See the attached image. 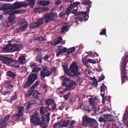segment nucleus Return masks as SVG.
<instances>
[{
  "label": "nucleus",
  "instance_id": "f257e3e1",
  "mask_svg": "<svg viewBox=\"0 0 128 128\" xmlns=\"http://www.w3.org/2000/svg\"><path fill=\"white\" fill-rule=\"evenodd\" d=\"M124 55L122 58L120 67L122 84L128 81V76L127 75L128 70L126 68V66L128 62V52H125Z\"/></svg>",
  "mask_w": 128,
  "mask_h": 128
},
{
  "label": "nucleus",
  "instance_id": "f03ea898",
  "mask_svg": "<svg viewBox=\"0 0 128 128\" xmlns=\"http://www.w3.org/2000/svg\"><path fill=\"white\" fill-rule=\"evenodd\" d=\"M79 66L75 62H72V77H77V80L81 82L82 78L81 72L80 71Z\"/></svg>",
  "mask_w": 128,
  "mask_h": 128
},
{
  "label": "nucleus",
  "instance_id": "7ed1b4c3",
  "mask_svg": "<svg viewBox=\"0 0 128 128\" xmlns=\"http://www.w3.org/2000/svg\"><path fill=\"white\" fill-rule=\"evenodd\" d=\"M39 113H36L33 114L30 117V120L31 122L34 126L42 125L43 123L40 120V118L38 117Z\"/></svg>",
  "mask_w": 128,
  "mask_h": 128
},
{
  "label": "nucleus",
  "instance_id": "20e7f679",
  "mask_svg": "<svg viewBox=\"0 0 128 128\" xmlns=\"http://www.w3.org/2000/svg\"><path fill=\"white\" fill-rule=\"evenodd\" d=\"M80 108L88 112L94 110L95 112L99 111L100 108L96 104H80Z\"/></svg>",
  "mask_w": 128,
  "mask_h": 128
},
{
  "label": "nucleus",
  "instance_id": "39448f33",
  "mask_svg": "<svg viewBox=\"0 0 128 128\" xmlns=\"http://www.w3.org/2000/svg\"><path fill=\"white\" fill-rule=\"evenodd\" d=\"M62 79L64 81L62 83L63 86H65L67 84H68L66 85V88L64 89L62 92H60L62 94H64L65 92L70 90L72 86V82L71 80L67 78L64 76H62Z\"/></svg>",
  "mask_w": 128,
  "mask_h": 128
},
{
  "label": "nucleus",
  "instance_id": "423d86ee",
  "mask_svg": "<svg viewBox=\"0 0 128 128\" xmlns=\"http://www.w3.org/2000/svg\"><path fill=\"white\" fill-rule=\"evenodd\" d=\"M90 10V8H88L87 10L86 11H79L77 13L78 10L77 9H73L72 10V14H74L76 16L81 15L84 18V20L86 21L88 19V16L87 12H88Z\"/></svg>",
  "mask_w": 128,
  "mask_h": 128
},
{
  "label": "nucleus",
  "instance_id": "0eeeda50",
  "mask_svg": "<svg viewBox=\"0 0 128 128\" xmlns=\"http://www.w3.org/2000/svg\"><path fill=\"white\" fill-rule=\"evenodd\" d=\"M20 12L19 10H16L15 11H7L4 12L5 15H9L10 16L8 17V22L12 24L14 21L15 18V14H17Z\"/></svg>",
  "mask_w": 128,
  "mask_h": 128
},
{
  "label": "nucleus",
  "instance_id": "6e6552de",
  "mask_svg": "<svg viewBox=\"0 0 128 128\" xmlns=\"http://www.w3.org/2000/svg\"><path fill=\"white\" fill-rule=\"evenodd\" d=\"M57 16L56 14L47 13L44 15V19L45 22H47L50 21L54 20Z\"/></svg>",
  "mask_w": 128,
  "mask_h": 128
},
{
  "label": "nucleus",
  "instance_id": "1a4fd4ad",
  "mask_svg": "<svg viewBox=\"0 0 128 128\" xmlns=\"http://www.w3.org/2000/svg\"><path fill=\"white\" fill-rule=\"evenodd\" d=\"M27 4L24 2H15L10 6L8 5V8H9V6L10 8L12 9L15 10L19 8L22 6H26Z\"/></svg>",
  "mask_w": 128,
  "mask_h": 128
},
{
  "label": "nucleus",
  "instance_id": "9d476101",
  "mask_svg": "<svg viewBox=\"0 0 128 128\" xmlns=\"http://www.w3.org/2000/svg\"><path fill=\"white\" fill-rule=\"evenodd\" d=\"M70 122L69 120H66L55 123L54 125V128H61L62 126H66Z\"/></svg>",
  "mask_w": 128,
  "mask_h": 128
},
{
  "label": "nucleus",
  "instance_id": "9b49d317",
  "mask_svg": "<svg viewBox=\"0 0 128 128\" xmlns=\"http://www.w3.org/2000/svg\"><path fill=\"white\" fill-rule=\"evenodd\" d=\"M42 70L40 72V75L44 78L49 76L50 74V72L47 70V68L44 66H42Z\"/></svg>",
  "mask_w": 128,
  "mask_h": 128
},
{
  "label": "nucleus",
  "instance_id": "f8f14e48",
  "mask_svg": "<svg viewBox=\"0 0 128 128\" xmlns=\"http://www.w3.org/2000/svg\"><path fill=\"white\" fill-rule=\"evenodd\" d=\"M94 120H95L91 119L86 115H84L82 118V124L84 125H86L87 123H89L91 124Z\"/></svg>",
  "mask_w": 128,
  "mask_h": 128
},
{
  "label": "nucleus",
  "instance_id": "ddd939ff",
  "mask_svg": "<svg viewBox=\"0 0 128 128\" xmlns=\"http://www.w3.org/2000/svg\"><path fill=\"white\" fill-rule=\"evenodd\" d=\"M90 96L91 98H89L88 100V102L90 104H96L97 103H99L100 102V100L98 99V96H95L94 97H92V96Z\"/></svg>",
  "mask_w": 128,
  "mask_h": 128
},
{
  "label": "nucleus",
  "instance_id": "4468645a",
  "mask_svg": "<svg viewBox=\"0 0 128 128\" xmlns=\"http://www.w3.org/2000/svg\"><path fill=\"white\" fill-rule=\"evenodd\" d=\"M58 50L59 51L57 53L56 56L58 57L60 55L65 53L67 51V48H64L62 46H58Z\"/></svg>",
  "mask_w": 128,
  "mask_h": 128
},
{
  "label": "nucleus",
  "instance_id": "2eb2a0df",
  "mask_svg": "<svg viewBox=\"0 0 128 128\" xmlns=\"http://www.w3.org/2000/svg\"><path fill=\"white\" fill-rule=\"evenodd\" d=\"M12 45L7 44L3 47L2 51L4 52H6L9 51H12Z\"/></svg>",
  "mask_w": 128,
  "mask_h": 128
},
{
  "label": "nucleus",
  "instance_id": "dca6fc26",
  "mask_svg": "<svg viewBox=\"0 0 128 128\" xmlns=\"http://www.w3.org/2000/svg\"><path fill=\"white\" fill-rule=\"evenodd\" d=\"M109 116L107 114L104 115L103 116H101L100 117L98 120L100 122H105L109 120Z\"/></svg>",
  "mask_w": 128,
  "mask_h": 128
},
{
  "label": "nucleus",
  "instance_id": "f3484780",
  "mask_svg": "<svg viewBox=\"0 0 128 128\" xmlns=\"http://www.w3.org/2000/svg\"><path fill=\"white\" fill-rule=\"evenodd\" d=\"M12 51L20 50L22 48V46L20 44H12Z\"/></svg>",
  "mask_w": 128,
  "mask_h": 128
},
{
  "label": "nucleus",
  "instance_id": "a211bd4d",
  "mask_svg": "<svg viewBox=\"0 0 128 128\" xmlns=\"http://www.w3.org/2000/svg\"><path fill=\"white\" fill-rule=\"evenodd\" d=\"M62 41V38L60 36L57 38L55 40L49 42V43L52 45H56L61 42Z\"/></svg>",
  "mask_w": 128,
  "mask_h": 128
},
{
  "label": "nucleus",
  "instance_id": "6ab92c4d",
  "mask_svg": "<svg viewBox=\"0 0 128 128\" xmlns=\"http://www.w3.org/2000/svg\"><path fill=\"white\" fill-rule=\"evenodd\" d=\"M37 78V76L36 74H31L29 76L28 80L32 83Z\"/></svg>",
  "mask_w": 128,
  "mask_h": 128
},
{
  "label": "nucleus",
  "instance_id": "aec40b11",
  "mask_svg": "<svg viewBox=\"0 0 128 128\" xmlns=\"http://www.w3.org/2000/svg\"><path fill=\"white\" fill-rule=\"evenodd\" d=\"M26 58L23 55L20 56L18 58V61L19 63L21 64H24L26 63Z\"/></svg>",
  "mask_w": 128,
  "mask_h": 128
},
{
  "label": "nucleus",
  "instance_id": "412c9836",
  "mask_svg": "<svg viewBox=\"0 0 128 128\" xmlns=\"http://www.w3.org/2000/svg\"><path fill=\"white\" fill-rule=\"evenodd\" d=\"M10 117V116L9 115H7L5 117L3 120L2 121L1 123H2L3 124L4 126H6L7 125V123L9 120Z\"/></svg>",
  "mask_w": 128,
  "mask_h": 128
},
{
  "label": "nucleus",
  "instance_id": "4be33fe9",
  "mask_svg": "<svg viewBox=\"0 0 128 128\" xmlns=\"http://www.w3.org/2000/svg\"><path fill=\"white\" fill-rule=\"evenodd\" d=\"M63 68L65 73L66 74L68 75L71 76H72L71 73L70 72L68 68L66 66H63Z\"/></svg>",
  "mask_w": 128,
  "mask_h": 128
},
{
  "label": "nucleus",
  "instance_id": "5701e85b",
  "mask_svg": "<svg viewBox=\"0 0 128 128\" xmlns=\"http://www.w3.org/2000/svg\"><path fill=\"white\" fill-rule=\"evenodd\" d=\"M49 3L50 2L49 1L45 0L39 1L38 2V4L44 6L48 5Z\"/></svg>",
  "mask_w": 128,
  "mask_h": 128
},
{
  "label": "nucleus",
  "instance_id": "b1692460",
  "mask_svg": "<svg viewBox=\"0 0 128 128\" xmlns=\"http://www.w3.org/2000/svg\"><path fill=\"white\" fill-rule=\"evenodd\" d=\"M81 3L82 4L84 5H90L92 2H91L90 0H82Z\"/></svg>",
  "mask_w": 128,
  "mask_h": 128
},
{
  "label": "nucleus",
  "instance_id": "393cba45",
  "mask_svg": "<svg viewBox=\"0 0 128 128\" xmlns=\"http://www.w3.org/2000/svg\"><path fill=\"white\" fill-rule=\"evenodd\" d=\"M29 26L30 28L32 29L38 26L36 22H32L30 23L29 24Z\"/></svg>",
  "mask_w": 128,
  "mask_h": 128
},
{
  "label": "nucleus",
  "instance_id": "a878e982",
  "mask_svg": "<svg viewBox=\"0 0 128 128\" xmlns=\"http://www.w3.org/2000/svg\"><path fill=\"white\" fill-rule=\"evenodd\" d=\"M28 2V4L31 7H33L35 5V0H27Z\"/></svg>",
  "mask_w": 128,
  "mask_h": 128
},
{
  "label": "nucleus",
  "instance_id": "bb28decb",
  "mask_svg": "<svg viewBox=\"0 0 128 128\" xmlns=\"http://www.w3.org/2000/svg\"><path fill=\"white\" fill-rule=\"evenodd\" d=\"M32 84V82H31L28 80V81L24 84L23 86V87L24 88H26L28 87Z\"/></svg>",
  "mask_w": 128,
  "mask_h": 128
},
{
  "label": "nucleus",
  "instance_id": "cd10ccee",
  "mask_svg": "<svg viewBox=\"0 0 128 128\" xmlns=\"http://www.w3.org/2000/svg\"><path fill=\"white\" fill-rule=\"evenodd\" d=\"M40 70L41 69L40 68L38 67L37 66H36L33 68L32 72H37L40 71Z\"/></svg>",
  "mask_w": 128,
  "mask_h": 128
},
{
  "label": "nucleus",
  "instance_id": "c85d7f7f",
  "mask_svg": "<svg viewBox=\"0 0 128 128\" xmlns=\"http://www.w3.org/2000/svg\"><path fill=\"white\" fill-rule=\"evenodd\" d=\"M45 22L44 19H43L42 18H40L36 22L37 24H38V26H39L40 25L42 24L43 23Z\"/></svg>",
  "mask_w": 128,
  "mask_h": 128
},
{
  "label": "nucleus",
  "instance_id": "c756f323",
  "mask_svg": "<svg viewBox=\"0 0 128 128\" xmlns=\"http://www.w3.org/2000/svg\"><path fill=\"white\" fill-rule=\"evenodd\" d=\"M6 75L7 76H9L13 78L15 77L16 76L15 74H14L10 71H9L7 72H6Z\"/></svg>",
  "mask_w": 128,
  "mask_h": 128
},
{
  "label": "nucleus",
  "instance_id": "7c9ffc66",
  "mask_svg": "<svg viewBox=\"0 0 128 128\" xmlns=\"http://www.w3.org/2000/svg\"><path fill=\"white\" fill-rule=\"evenodd\" d=\"M83 19L84 18H82L81 17H78V18H75L74 21L77 24H78V21H80L81 22H82Z\"/></svg>",
  "mask_w": 128,
  "mask_h": 128
},
{
  "label": "nucleus",
  "instance_id": "2f4dec72",
  "mask_svg": "<svg viewBox=\"0 0 128 128\" xmlns=\"http://www.w3.org/2000/svg\"><path fill=\"white\" fill-rule=\"evenodd\" d=\"M72 8V7L71 6L69 7L67 9L66 12V14L68 15L69 14L71 13V10Z\"/></svg>",
  "mask_w": 128,
  "mask_h": 128
},
{
  "label": "nucleus",
  "instance_id": "473e14b6",
  "mask_svg": "<svg viewBox=\"0 0 128 128\" xmlns=\"http://www.w3.org/2000/svg\"><path fill=\"white\" fill-rule=\"evenodd\" d=\"M34 91L33 89L32 90L30 89V91L28 92L26 94V96L28 97L30 96L32 94Z\"/></svg>",
  "mask_w": 128,
  "mask_h": 128
},
{
  "label": "nucleus",
  "instance_id": "72a5a7b5",
  "mask_svg": "<svg viewBox=\"0 0 128 128\" xmlns=\"http://www.w3.org/2000/svg\"><path fill=\"white\" fill-rule=\"evenodd\" d=\"M9 8L8 6V5H6L3 6L2 8L0 7V11L2 9L4 10H8Z\"/></svg>",
  "mask_w": 128,
  "mask_h": 128
},
{
  "label": "nucleus",
  "instance_id": "f704fd0d",
  "mask_svg": "<svg viewBox=\"0 0 128 128\" xmlns=\"http://www.w3.org/2000/svg\"><path fill=\"white\" fill-rule=\"evenodd\" d=\"M45 103L47 104H52L54 103V101L52 99L46 100Z\"/></svg>",
  "mask_w": 128,
  "mask_h": 128
},
{
  "label": "nucleus",
  "instance_id": "c9c22d12",
  "mask_svg": "<svg viewBox=\"0 0 128 128\" xmlns=\"http://www.w3.org/2000/svg\"><path fill=\"white\" fill-rule=\"evenodd\" d=\"M39 85V82H36L34 84H33L31 88V89H33V90H34V88H36Z\"/></svg>",
  "mask_w": 128,
  "mask_h": 128
},
{
  "label": "nucleus",
  "instance_id": "e433bc0d",
  "mask_svg": "<svg viewBox=\"0 0 128 128\" xmlns=\"http://www.w3.org/2000/svg\"><path fill=\"white\" fill-rule=\"evenodd\" d=\"M27 26L28 24L26 22L25 24H24L20 28V29L21 30H24L27 27Z\"/></svg>",
  "mask_w": 128,
  "mask_h": 128
},
{
  "label": "nucleus",
  "instance_id": "4c0bfd02",
  "mask_svg": "<svg viewBox=\"0 0 128 128\" xmlns=\"http://www.w3.org/2000/svg\"><path fill=\"white\" fill-rule=\"evenodd\" d=\"M97 123L96 121L95 120L91 125L92 126L93 128H98L97 126Z\"/></svg>",
  "mask_w": 128,
  "mask_h": 128
},
{
  "label": "nucleus",
  "instance_id": "58836bf2",
  "mask_svg": "<svg viewBox=\"0 0 128 128\" xmlns=\"http://www.w3.org/2000/svg\"><path fill=\"white\" fill-rule=\"evenodd\" d=\"M92 80L93 81L92 84L95 86H97L98 85V81L96 78H92Z\"/></svg>",
  "mask_w": 128,
  "mask_h": 128
},
{
  "label": "nucleus",
  "instance_id": "ea45409f",
  "mask_svg": "<svg viewBox=\"0 0 128 128\" xmlns=\"http://www.w3.org/2000/svg\"><path fill=\"white\" fill-rule=\"evenodd\" d=\"M40 94V93L38 92L37 90H36L35 91L34 95L36 98H38Z\"/></svg>",
  "mask_w": 128,
  "mask_h": 128
},
{
  "label": "nucleus",
  "instance_id": "a19ab883",
  "mask_svg": "<svg viewBox=\"0 0 128 128\" xmlns=\"http://www.w3.org/2000/svg\"><path fill=\"white\" fill-rule=\"evenodd\" d=\"M3 62L4 64H8V58L3 57L2 58Z\"/></svg>",
  "mask_w": 128,
  "mask_h": 128
},
{
  "label": "nucleus",
  "instance_id": "79ce46f5",
  "mask_svg": "<svg viewBox=\"0 0 128 128\" xmlns=\"http://www.w3.org/2000/svg\"><path fill=\"white\" fill-rule=\"evenodd\" d=\"M69 27V26H64L62 28V32H63L65 31H68Z\"/></svg>",
  "mask_w": 128,
  "mask_h": 128
},
{
  "label": "nucleus",
  "instance_id": "37998d69",
  "mask_svg": "<svg viewBox=\"0 0 128 128\" xmlns=\"http://www.w3.org/2000/svg\"><path fill=\"white\" fill-rule=\"evenodd\" d=\"M50 113L49 112H48L46 114V115H45V116L46 117V121L47 122H48L50 120L49 117H50Z\"/></svg>",
  "mask_w": 128,
  "mask_h": 128
},
{
  "label": "nucleus",
  "instance_id": "c03bdc74",
  "mask_svg": "<svg viewBox=\"0 0 128 128\" xmlns=\"http://www.w3.org/2000/svg\"><path fill=\"white\" fill-rule=\"evenodd\" d=\"M126 114L124 113L123 116V119L124 122H126L128 116Z\"/></svg>",
  "mask_w": 128,
  "mask_h": 128
},
{
  "label": "nucleus",
  "instance_id": "a18cd8bd",
  "mask_svg": "<svg viewBox=\"0 0 128 128\" xmlns=\"http://www.w3.org/2000/svg\"><path fill=\"white\" fill-rule=\"evenodd\" d=\"M34 12L36 13L41 12V8H35L34 10Z\"/></svg>",
  "mask_w": 128,
  "mask_h": 128
},
{
  "label": "nucleus",
  "instance_id": "49530a36",
  "mask_svg": "<svg viewBox=\"0 0 128 128\" xmlns=\"http://www.w3.org/2000/svg\"><path fill=\"white\" fill-rule=\"evenodd\" d=\"M41 12H44L45 11H48L49 10V8L47 7H43L41 8Z\"/></svg>",
  "mask_w": 128,
  "mask_h": 128
},
{
  "label": "nucleus",
  "instance_id": "de8ad7c7",
  "mask_svg": "<svg viewBox=\"0 0 128 128\" xmlns=\"http://www.w3.org/2000/svg\"><path fill=\"white\" fill-rule=\"evenodd\" d=\"M87 61L93 64L96 63V61L94 60H92L90 58L88 59L87 60Z\"/></svg>",
  "mask_w": 128,
  "mask_h": 128
},
{
  "label": "nucleus",
  "instance_id": "09e8293b",
  "mask_svg": "<svg viewBox=\"0 0 128 128\" xmlns=\"http://www.w3.org/2000/svg\"><path fill=\"white\" fill-rule=\"evenodd\" d=\"M80 4V2H73L72 4V9L76 7L78 5Z\"/></svg>",
  "mask_w": 128,
  "mask_h": 128
},
{
  "label": "nucleus",
  "instance_id": "8fccbe9b",
  "mask_svg": "<svg viewBox=\"0 0 128 128\" xmlns=\"http://www.w3.org/2000/svg\"><path fill=\"white\" fill-rule=\"evenodd\" d=\"M103 110L104 111H106V110H108L110 112L111 110H112V109L109 106H107L106 107H104L103 108Z\"/></svg>",
  "mask_w": 128,
  "mask_h": 128
},
{
  "label": "nucleus",
  "instance_id": "3c124183",
  "mask_svg": "<svg viewBox=\"0 0 128 128\" xmlns=\"http://www.w3.org/2000/svg\"><path fill=\"white\" fill-rule=\"evenodd\" d=\"M22 113L18 112V114L16 115V117L17 118L19 119L20 116H22Z\"/></svg>",
  "mask_w": 128,
  "mask_h": 128
},
{
  "label": "nucleus",
  "instance_id": "603ef678",
  "mask_svg": "<svg viewBox=\"0 0 128 128\" xmlns=\"http://www.w3.org/2000/svg\"><path fill=\"white\" fill-rule=\"evenodd\" d=\"M106 33V30L105 28L103 29L102 31L100 33V34L101 35L104 34Z\"/></svg>",
  "mask_w": 128,
  "mask_h": 128
},
{
  "label": "nucleus",
  "instance_id": "864d4df0",
  "mask_svg": "<svg viewBox=\"0 0 128 128\" xmlns=\"http://www.w3.org/2000/svg\"><path fill=\"white\" fill-rule=\"evenodd\" d=\"M40 113L42 115H44V107H41L40 108Z\"/></svg>",
  "mask_w": 128,
  "mask_h": 128
},
{
  "label": "nucleus",
  "instance_id": "5fc2aeb1",
  "mask_svg": "<svg viewBox=\"0 0 128 128\" xmlns=\"http://www.w3.org/2000/svg\"><path fill=\"white\" fill-rule=\"evenodd\" d=\"M105 78L104 76L103 75H102L101 77L98 80V81L100 82L103 80Z\"/></svg>",
  "mask_w": 128,
  "mask_h": 128
},
{
  "label": "nucleus",
  "instance_id": "6e6d98bb",
  "mask_svg": "<svg viewBox=\"0 0 128 128\" xmlns=\"http://www.w3.org/2000/svg\"><path fill=\"white\" fill-rule=\"evenodd\" d=\"M70 93L68 92L67 94H65L64 96V98L66 100L69 98L70 95Z\"/></svg>",
  "mask_w": 128,
  "mask_h": 128
},
{
  "label": "nucleus",
  "instance_id": "4d7b16f0",
  "mask_svg": "<svg viewBox=\"0 0 128 128\" xmlns=\"http://www.w3.org/2000/svg\"><path fill=\"white\" fill-rule=\"evenodd\" d=\"M27 22H26L25 20L24 19H23L22 20H21L19 22V24H25V23Z\"/></svg>",
  "mask_w": 128,
  "mask_h": 128
},
{
  "label": "nucleus",
  "instance_id": "13d9d810",
  "mask_svg": "<svg viewBox=\"0 0 128 128\" xmlns=\"http://www.w3.org/2000/svg\"><path fill=\"white\" fill-rule=\"evenodd\" d=\"M14 60L11 58H8V64H9L14 62Z\"/></svg>",
  "mask_w": 128,
  "mask_h": 128
},
{
  "label": "nucleus",
  "instance_id": "bf43d9fd",
  "mask_svg": "<svg viewBox=\"0 0 128 128\" xmlns=\"http://www.w3.org/2000/svg\"><path fill=\"white\" fill-rule=\"evenodd\" d=\"M17 97V96L16 95H15L13 96L11 98L12 100H14L16 99Z\"/></svg>",
  "mask_w": 128,
  "mask_h": 128
},
{
  "label": "nucleus",
  "instance_id": "052dcab7",
  "mask_svg": "<svg viewBox=\"0 0 128 128\" xmlns=\"http://www.w3.org/2000/svg\"><path fill=\"white\" fill-rule=\"evenodd\" d=\"M24 109L23 106H21L18 108V112L22 113V111Z\"/></svg>",
  "mask_w": 128,
  "mask_h": 128
},
{
  "label": "nucleus",
  "instance_id": "680f3d73",
  "mask_svg": "<svg viewBox=\"0 0 128 128\" xmlns=\"http://www.w3.org/2000/svg\"><path fill=\"white\" fill-rule=\"evenodd\" d=\"M36 65L35 63H34L33 62H32L30 64V66L31 68H32L34 67H34L36 66Z\"/></svg>",
  "mask_w": 128,
  "mask_h": 128
},
{
  "label": "nucleus",
  "instance_id": "e2e57ef3",
  "mask_svg": "<svg viewBox=\"0 0 128 128\" xmlns=\"http://www.w3.org/2000/svg\"><path fill=\"white\" fill-rule=\"evenodd\" d=\"M100 88V91L101 92H105V90L104 87H102V86H101Z\"/></svg>",
  "mask_w": 128,
  "mask_h": 128
},
{
  "label": "nucleus",
  "instance_id": "0e129e2a",
  "mask_svg": "<svg viewBox=\"0 0 128 128\" xmlns=\"http://www.w3.org/2000/svg\"><path fill=\"white\" fill-rule=\"evenodd\" d=\"M13 87V86L12 85H9L7 88L6 90H9L12 89Z\"/></svg>",
  "mask_w": 128,
  "mask_h": 128
},
{
  "label": "nucleus",
  "instance_id": "69168bd1",
  "mask_svg": "<svg viewBox=\"0 0 128 128\" xmlns=\"http://www.w3.org/2000/svg\"><path fill=\"white\" fill-rule=\"evenodd\" d=\"M37 61L38 62H41V58L40 56H38L36 58Z\"/></svg>",
  "mask_w": 128,
  "mask_h": 128
},
{
  "label": "nucleus",
  "instance_id": "338daca9",
  "mask_svg": "<svg viewBox=\"0 0 128 128\" xmlns=\"http://www.w3.org/2000/svg\"><path fill=\"white\" fill-rule=\"evenodd\" d=\"M48 124V123H44L42 127L44 128H46L47 127Z\"/></svg>",
  "mask_w": 128,
  "mask_h": 128
},
{
  "label": "nucleus",
  "instance_id": "774afa93",
  "mask_svg": "<svg viewBox=\"0 0 128 128\" xmlns=\"http://www.w3.org/2000/svg\"><path fill=\"white\" fill-rule=\"evenodd\" d=\"M6 127L2 123H0V128H6Z\"/></svg>",
  "mask_w": 128,
  "mask_h": 128
}]
</instances>
